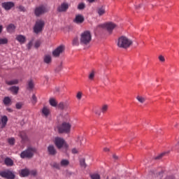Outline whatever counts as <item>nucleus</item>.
<instances>
[{"instance_id":"nucleus-37","label":"nucleus","mask_w":179,"mask_h":179,"mask_svg":"<svg viewBox=\"0 0 179 179\" xmlns=\"http://www.w3.org/2000/svg\"><path fill=\"white\" fill-rule=\"evenodd\" d=\"M28 87L29 89H33L34 87V83H33V80L28 81Z\"/></svg>"},{"instance_id":"nucleus-27","label":"nucleus","mask_w":179,"mask_h":179,"mask_svg":"<svg viewBox=\"0 0 179 179\" xmlns=\"http://www.w3.org/2000/svg\"><path fill=\"white\" fill-rule=\"evenodd\" d=\"M69 164V161L68 159H62L60 162V166L62 167H66Z\"/></svg>"},{"instance_id":"nucleus-48","label":"nucleus","mask_w":179,"mask_h":179,"mask_svg":"<svg viewBox=\"0 0 179 179\" xmlns=\"http://www.w3.org/2000/svg\"><path fill=\"white\" fill-rule=\"evenodd\" d=\"M34 47H35V48H38V47H40V41H36L34 44Z\"/></svg>"},{"instance_id":"nucleus-25","label":"nucleus","mask_w":179,"mask_h":179,"mask_svg":"<svg viewBox=\"0 0 179 179\" xmlns=\"http://www.w3.org/2000/svg\"><path fill=\"white\" fill-rule=\"evenodd\" d=\"M4 163L6 166H13V160H12L10 158H6Z\"/></svg>"},{"instance_id":"nucleus-20","label":"nucleus","mask_w":179,"mask_h":179,"mask_svg":"<svg viewBox=\"0 0 179 179\" xmlns=\"http://www.w3.org/2000/svg\"><path fill=\"white\" fill-rule=\"evenodd\" d=\"M29 174H30V171H29V169H24L21 170V172H20L21 177H27V176H29Z\"/></svg>"},{"instance_id":"nucleus-33","label":"nucleus","mask_w":179,"mask_h":179,"mask_svg":"<svg viewBox=\"0 0 179 179\" xmlns=\"http://www.w3.org/2000/svg\"><path fill=\"white\" fill-rule=\"evenodd\" d=\"M80 164L81 167H83V169H86L87 165H86L85 158H82L80 159Z\"/></svg>"},{"instance_id":"nucleus-4","label":"nucleus","mask_w":179,"mask_h":179,"mask_svg":"<svg viewBox=\"0 0 179 179\" xmlns=\"http://www.w3.org/2000/svg\"><path fill=\"white\" fill-rule=\"evenodd\" d=\"M92 41V34L89 31H85L81 34L80 42V44L87 45Z\"/></svg>"},{"instance_id":"nucleus-62","label":"nucleus","mask_w":179,"mask_h":179,"mask_svg":"<svg viewBox=\"0 0 179 179\" xmlns=\"http://www.w3.org/2000/svg\"><path fill=\"white\" fill-rule=\"evenodd\" d=\"M56 92H59V88H56Z\"/></svg>"},{"instance_id":"nucleus-43","label":"nucleus","mask_w":179,"mask_h":179,"mask_svg":"<svg viewBox=\"0 0 179 179\" xmlns=\"http://www.w3.org/2000/svg\"><path fill=\"white\" fill-rule=\"evenodd\" d=\"M164 155H166V152H163V153L160 154L159 155L155 157L156 160H159V159H162V157H163V156H164Z\"/></svg>"},{"instance_id":"nucleus-36","label":"nucleus","mask_w":179,"mask_h":179,"mask_svg":"<svg viewBox=\"0 0 179 179\" xmlns=\"http://www.w3.org/2000/svg\"><path fill=\"white\" fill-rule=\"evenodd\" d=\"M8 142L9 145H11L13 146V145H15V138L11 137V138H8Z\"/></svg>"},{"instance_id":"nucleus-28","label":"nucleus","mask_w":179,"mask_h":179,"mask_svg":"<svg viewBox=\"0 0 179 179\" xmlns=\"http://www.w3.org/2000/svg\"><path fill=\"white\" fill-rule=\"evenodd\" d=\"M50 166L53 167L54 169H57V170H59L61 169V164L54 162L50 164Z\"/></svg>"},{"instance_id":"nucleus-21","label":"nucleus","mask_w":179,"mask_h":179,"mask_svg":"<svg viewBox=\"0 0 179 179\" xmlns=\"http://www.w3.org/2000/svg\"><path fill=\"white\" fill-rule=\"evenodd\" d=\"M6 85H8V86H12L13 85H17V83H19V80L17 79H15V80H6Z\"/></svg>"},{"instance_id":"nucleus-46","label":"nucleus","mask_w":179,"mask_h":179,"mask_svg":"<svg viewBox=\"0 0 179 179\" xmlns=\"http://www.w3.org/2000/svg\"><path fill=\"white\" fill-rule=\"evenodd\" d=\"M32 45H33V41H30L27 45L28 50H30V48H31Z\"/></svg>"},{"instance_id":"nucleus-54","label":"nucleus","mask_w":179,"mask_h":179,"mask_svg":"<svg viewBox=\"0 0 179 179\" xmlns=\"http://www.w3.org/2000/svg\"><path fill=\"white\" fill-rule=\"evenodd\" d=\"M113 157L115 159V160H118V156L113 155Z\"/></svg>"},{"instance_id":"nucleus-40","label":"nucleus","mask_w":179,"mask_h":179,"mask_svg":"<svg viewBox=\"0 0 179 179\" xmlns=\"http://www.w3.org/2000/svg\"><path fill=\"white\" fill-rule=\"evenodd\" d=\"M31 103L32 104H36V103H37V96H36V94L32 95Z\"/></svg>"},{"instance_id":"nucleus-34","label":"nucleus","mask_w":179,"mask_h":179,"mask_svg":"<svg viewBox=\"0 0 179 179\" xmlns=\"http://www.w3.org/2000/svg\"><path fill=\"white\" fill-rule=\"evenodd\" d=\"M50 104L52 106V107H57V101H55L54 99H50Z\"/></svg>"},{"instance_id":"nucleus-1","label":"nucleus","mask_w":179,"mask_h":179,"mask_svg":"<svg viewBox=\"0 0 179 179\" xmlns=\"http://www.w3.org/2000/svg\"><path fill=\"white\" fill-rule=\"evenodd\" d=\"M132 41L127 36H120L117 41V47L120 48H129L132 45Z\"/></svg>"},{"instance_id":"nucleus-49","label":"nucleus","mask_w":179,"mask_h":179,"mask_svg":"<svg viewBox=\"0 0 179 179\" xmlns=\"http://www.w3.org/2000/svg\"><path fill=\"white\" fill-rule=\"evenodd\" d=\"M95 114L96 115H98L99 117H100L101 115V110H96Z\"/></svg>"},{"instance_id":"nucleus-38","label":"nucleus","mask_w":179,"mask_h":179,"mask_svg":"<svg viewBox=\"0 0 179 179\" xmlns=\"http://www.w3.org/2000/svg\"><path fill=\"white\" fill-rule=\"evenodd\" d=\"M1 44H8V38H0V45Z\"/></svg>"},{"instance_id":"nucleus-26","label":"nucleus","mask_w":179,"mask_h":179,"mask_svg":"<svg viewBox=\"0 0 179 179\" xmlns=\"http://www.w3.org/2000/svg\"><path fill=\"white\" fill-rule=\"evenodd\" d=\"M83 141H85V138L80 136H78L76 140V141L78 142V143H79L80 145H83Z\"/></svg>"},{"instance_id":"nucleus-55","label":"nucleus","mask_w":179,"mask_h":179,"mask_svg":"<svg viewBox=\"0 0 179 179\" xmlns=\"http://www.w3.org/2000/svg\"><path fill=\"white\" fill-rule=\"evenodd\" d=\"M163 171L159 172V176H160V178H162L163 177Z\"/></svg>"},{"instance_id":"nucleus-15","label":"nucleus","mask_w":179,"mask_h":179,"mask_svg":"<svg viewBox=\"0 0 179 179\" xmlns=\"http://www.w3.org/2000/svg\"><path fill=\"white\" fill-rule=\"evenodd\" d=\"M15 39L21 44H24L26 43V36L23 35H17Z\"/></svg>"},{"instance_id":"nucleus-42","label":"nucleus","mask_w":179,"mask_h":179,"mask_svg":"<svg viewBox=\"0 0 179 179\" xmlns=\"http://www.w3.org/2000/svg\"><path fill=\"white\" fill-rule=\"evenodd\" d=\"M91 178L92 179H100V175L97 174V173H94L91 175Z\"/></svg>"},{"instance_id":"nucleus-35","label":"nucleus","mask_w":179,"mask_h":179,"mask_svg":"<svg viewBox=\"0 0 179 179\" xmlns=\"http://www.w3.org/2000/svg\"><path fill=\"white\" fill-rule=\"evenodd\" d=\"M85 8H86V5L85 4V3H80L78 6V9L79 10H82L83 9H85Z\"/></svg>"},{"instance_id":"nucleus-7","label":"nucleus","mask_w":179,"mask_h":179,"mask_svg":"<svg viewBox=\"0 0 179 179\" xmlns=\"http://www.w3.org/2000/svg\"><path fill=\"white\" fill-rule=\"evenodd\" d=\"M46 12H48V10H47V8L44 6L36 7L34 10V14L37 17L41 16V15H44V13H46Z\"/></svg>"},{"instance_id":"nucleus-9","label":"nucleus","mask_w":179,"mask_h":179,"mask_svg":"<svg viewBox=\"0 0 179 179\" xmlns=\"http://www.w3.org/2000/svg\"><path fill=\"white\" fill-rule=\"evenodd\" d=\"M0 176L1 177H3V178H7V179H14L16 177V176H15V173L11 171H1Z\"/></svg>"},{"instance_id":"nucleus-30","label":"nucleus","mask_w":179,"mask_h":179,"mask_svg":"<svg viewBox=\"0 0 179 179\" xmlns=\"http://www.w3.org/2000/svg\"><path fill=\"white\" fill-rule=\"evenodd\" d=\"M20 136L22 141H27V136L26 135V133L24 131H21L20 133Z\"/></svg>"},{"instance_id":"nucleus-12","label":"nucleus","mask_w":179,"mask_h":179,"mask_svg":"<svg viewBox=\"0 0 179 179\" xmlns=\"http://www.w3.org/2000/svg\"><path fill=\"white\" fill-rule=\"evenodd\" d=\"M69 8V4L68 3H62L58 8L57 12H66Z\"/></svg>"},{"instance_id":"nucleus-59","label":"nucleus","mask_w":179,"mask_h":179,"mask_svg":"<svg viewBox=\"0 0 179 179\" xmlns=\"http://www.w3.org/2000/svg\"><path fill=\"white\" fill-rule=\"evenodd\" d=\"M2 29H3L2 25H0V33H2Z\"/></svg>"},{"instance_id":"nucleus-24","label":"nucleus","mask_w":179,"mask_h":179,"mask_svg":"<svg viewBox=\"0 0 179 179\" xmlns=\"http://www.w3.org/2000/svg\"><path fill=\"white\" fill-rule=\"evenodd\" d=\"M9 90L13 92V94H17V93H19V87L13 86L9 88Z\"/></svg>"},{"instance_id":"nucleus-44","label":"nucleus","mask_w":179,"mask_h":179,"mask_svg":"<svg viewBox=\"0 0 179 179\" xmlns=\"http://www.w3.org/2000/svg\"><path fill=\"white\" fill-rule=\"evenodd\" d=\"M18 9L20 12H24L26 10V8L23 6H19Z\"/></svg>"},{"instance_id":"nucleus-19","label":"nucleus","mask_w":179,"mask_h":179,"mask_svg":"<svg viewBox=\"0 0 179 179\" xmlns=\"http://www.w3.org/2000/svg\"><path fill=\"white\" fill-rule=\"evenodd\" d=\"M96 76V71L94 70H92V71L90 72L88 75V79L91 82H93L94 80V77Z\"/></svg>"},{"instance_id":"nucleus-10","label":"nucleus","mask_w":179,"mask_h":179,"mask_svg":"<svg viewBox=\"0 0 179 179\" xmlns=\"http://www.w3.org/2000/svg\"><path fill=\"white\" fill-rule=\"evenodd\" d=\"M1 6L5 10H10L15 6V3L12 1H6L1 3Z\"/></svg>"},{"instance_id":"nucleus-47","label":"nucleus","mask_w":179,"mask_h":179,"mask_svg":"<svg viewBox=\"0 0 179 179\" xmlns=\"http://www.w3.org/2000/svg\"><path fill=\"white\" fill-rule=\"evenodd\" d=\"M29 174H31V176H36L37 175V171H36V170L31 171L29 172Z\"/></svg>"},{"instance_id":"nucleus-50","label":"nucleus","mask_w":179,"mask_h":179,"mask_svg":"<svg viewBox=\"0 0 179 179\" xmlns=\"http://www.w3.org/2000/svg\"><path fill=\"white\" fill-rule=\"evenodd\" d=\"M76 97H77V99H78V100H80V99H82V92H78V93L77 94Z\"/></svg>"},{"instance_id":"nucleus-60","label":"nucleus","mask_w":179,"mask_h":179,"mask_svg":"<svg viewBox=\"0 0 179 179\" xmlns=\"http://www.w3.org/2000/svg\"><path fill=\"white\" fill-rule=\"evenodd\" d=\"M176 148H177V149H179V142L176 144Z\"/></svg>"},{"instance_id":"nucleus-5","label":"nucleus","mask_w":179,"mask_h":179,"mask_svg":"<svg viewBox=\"0 0 179 179\" xmlns=\"http://www.w3.org/2000/svg\"><path fill=\"white\" fill-rule=\"evenodd\" d=\"M44 26H45V22L43 20H38L34 27V33L36 34L41 33V31H43V29H44Z\"/></svg>"},{"instance_id":"nucleus-53","label":"nucleus","mask_w":179,"mask_h":179,"mask_svg":"<svg viewBox=\"0 0 179 179\" xmlns=\"http://www.w3.org/2000/svg\"><path fill=\"white\" fill-rule=\"evenodd\" d=\"M71 152L73 155H75V154L78 153V150L76 148H73Z\"/></svg>"},{"instance_id":"nucleus-16","label":"nucleus","mask_w":179,"mask_h":179,"mask_svg":"<svg viewBox=\"0 0 179 179\" xmlns=\"http://www.w3.org/2000/svg\"><path fill=\"white\" fill-rule=\"evenodd\" d=\"M97 13L99 16H103L106 13V6H102L101 7L98 8Z\"/></svg>"},{"instance_id":"nucleus-13","label":"nucleus","mask_w":179,"mask_h":179,"mask_svg":"<svg viewBox=\"0 0 179 179\" xmlns=\"http://www.w3.org/2000/svg\"><path fill=\"white\" fill-rule=\"evenodd\" d=\"M85 22V17L82 15H77L76 18L73 20V22L77 24H82Z\"/></svg>"},{"instance_id":"nucleus-41","label":"nucleus","mask_w":179,"mask_h":179,"mask_svg":"<svg viewBox=\"0 0 179 179\" xmlns=\"http://www.w3.org/2000/svg\"><path fill=\"white\" fill-rule=\"evenodd\" d=\"M137 100L140 103H145L146 99L144 97H142V96H137Z\"/></svg>"},{"instance_id":"nucleus-58","label":"nucleus","mask_w":179,"mask_h":179,"mask_svg":"<svg viewBox=\"0 0 179 179\" xmlns=\"http://www.w3.org/2000/svg\"><path fill=\"white\" fill-rule=\"evenodd\" d=\"M90 3H93L96 0H87Z\"/></svg>"},{"instance_id":"nucleus-18","label":"nucleus","mask_w":179,"mask_h":179,"mask_svg":"<svg viewBox=\"0 0 179 179\" xmlns=\"http://www.w3.org/2000/svg\"><path fill=\"white\" fill-rule=\"evenodd\" d=\"M6 30L8 33H13L16 30V26L13 24H10L8 25Z\"/></svg>"},{"instance_id":"nucleus-22","label":"nucleus","mask_w":179,"mask_h":179,"mask_svg":"<svg viewBox=\"0 0 179 179\" xmlns=\"http://www.w3.org/2000/svg\"><path fill=\"white\" fill-rule=\"evenodd\" d=\"M3 102L5 106H10V104H12V100L9 96L4 97Z\"/></svg>"},{"instance_id":"nucleus-31","label":"nucleus","mask_w":179,"mask_h":179,"mask_svg":"<svg viewBox=\"0 0 179 179\" xmlns=\"http://www.w3.org/2000/svg\"><path fill=\"white\" fill-rule=\"evenodd\" d=\"M58 108H60V110H65V108H67V106L66 104L64 103L63 102H60L58 105H57Z\"/></svg>"},{"instance_id":"nucleus-52","label":"nucleus","mask_w":179,"mask_h":179,"mask_svg":"<svg viewBox=\"0 0 179 179\" xmlns=\"http://www.w3.org/2000/svg\"><path fill=\"white\" fill-rule=\"evenodd\" d=\"M62 65H59L57 68V69H56V71H57V72H59V71H62Z\"/></svg>"},{"instance_id":"nucleus-32","label":"nucleus","mask_w":179,"mask_h":179,"mask_svg":"<svg viewBox=\"0 0 179 179\" xmlns=\"http://www.w3.org/2000/svg\"><path fill=\"white\" fill-rule=\"evenodd\" d=\"M107 110H108V105H103L101 107V111L103 113V114L107 113Z\"/></svg>"},{"instance_id":"nucleus-2","label":"nucleus","mask_w":179,"mask_h":179,"mask_svg":"<svg viewBox=\"0 0 179 179\" xmlns=\"http://www.w3.org/2000/svg\"><path fill=\"white\" fill-rule=\"evenodd\" d=\"M36 151L37 150L36 148L28 147L27 150L21 152L20 157L22 159H31V157L34 156V153H36Z\"/></svg>"},{"instance_id":"nucleus-45","label":"nucleus","mask_w":179,"mask_h":179,"mask_svg":"<svg viewBox=\"0 0 179 179\" xmlns=\"http://www.w3.org/2000/svg\"><path fill=\"white\" fill-rule=\"evenodd\" d=\"M23 105L22 104V103H17L15 105V107L17 108V110H20V108H22V106Z\"/></svg>"},{"instance_id":"nucleus-14","label":"nucleus","mask_w":179,"mask_h":179,"mask_svg":"<svg viewBox=\"0 0 179 179\" xmlns=\"http://www.w3.org/2000/svg\"><path fill=\"white\" fill-rule=\"evenodd\" d=\"M48 152L51 156H55V155H57V150L53 145H50L48 147Z\"/></svg>"},{"instance_id":"nucleus-3","label":"nucleus","mask_w":179,"mask_h":179,"mask_svg":"<svg viewBox=\"0 0 179 179\" xmlns=\"http://www.w3.org/2000/svg\"><path fill=\"white\" fill-rule=\"evenodd\" d=\"M72 124L68 122H64L57 127L59 134H69Z\"/></svg>"},{"instance_id":"nucleus-23","label":"nucleus","mask_w":179,"mask_h":179,"mask_svg":"<svg viewBox=\"0 0 179 179\" xmlns=\"http://www.w3.org/2000/svg\"><path fill=\"white\" fill-rule=\"evenodd\" d=\"M42 113L45 117H48L50 115V109L47 106H44L42 109Z\"/></svg>"},{"instance_id":"nucleus-29","label":"nucleus","mask_w":179,"mask_h":179,"mask_svg":"<svg viewBox=\"0 0 179 179\" xmlns=\"http://www.w3.org/2000/svg\"><path fill=\"white\" fill-rule=\"evenodd\" d=\"M43 61L45 64H50V62H51V56L50 55H46L44 57Z\"/></svg>"},{"instance_id":"nucleus-11","label":"nucleus","mask_w":179,"mask_h":179,"mask_svg":"<svg viewBox=\"0 0 179 179\" xmlns=\"http://www.w3.org/2000/svg\"><path fill=\"white\" fill-rule=\"evenodd\" d=\"M64 50L65 48H64V46L62 45L59 46L52 52L53 57H59V55H61V54L64 52Z\"/></svg>"},{"instance_id":"nucleus-8","label":"nucleus","mask_w":179,"mask_h":179,"mask_svg":"<svg viewBox=\"0 0 179 179\" xmlns=\"http://www.w3.org/2000/svg\"><path fill=\"white\" fill-rule=\"evenodd\" d=\"M116 26L117 25H115V24L113 22H108L106 24L99 25L98 27H103V28L105 27V29L108 30L109 34H111V33H113V30L115 29Z\"/></svg>"},{"instance_id":"nucleus-17","label":"nucleus","mask_w":179,"mask_h":179,"mask_svg":"<svg viewBox=\"0 0 179 179\" xmlns=\"http://www.w3.org/2000/svg\"><path fill=\"white\" fill-rule=\"evenodd\" d=\"M1 129H3L6 127V124H8V117L6 115L1 117Z\"/></svg>"},{"instance_id":"nucleus-39","label":"nucleus","mask_w":179,"mask_h":179,"mask_svg":"<svg viewBox=\"0 0 179 179\" xmlns=\"http://www.w3.org/2000/svg\"><path fill=\"white\" fill-rule=\"evenodd\" d=\"M73 45H79V40L78 39V37L73 39Z\"/></svg>"},{"instance_id":"nucleus-57","label":"nucleus","mask_w":179,"mask_h":179,"mask_svg":"<svg viewBox=\"0 0 179 179\" xmlns=\"http://www.w3.org/2000/svg\"><path fill=\"white\" fill-rule=\"evenodd\" d=\"M103 151H105V152H110V149L107 148H103Z\"/></svg>"},{"instance_id":"nucleus-51","label":"nucleus","mask_w":179,"mask_h":179,"mask_svg":"<svg viewBox=\"0 0 179 179\" xmlns=\"http://www.w3.org/2000/svg\"><path fill=\"white\" fill-rule=\"evenodd\" d=\"M159 61H161V62H164V61H165L164 57H163L162 55L159 57Z\"/></svg>"},{"instance_id":"nucleus-61","label":"nucleus","mask_w":179,"mask_h":179,"mask_svg":"<svg viewBox=\"0 0 179 179\" xmlns=\"http://www.w3.org/2000/svg\"><path fill=\"white\" fill-rule=\"evenodd\" d=\"M7 110L9 111L10 113H12V109L10 108H7Z\"/></svg>"},{"instance_id":"nucleus-56","label":"nucleus","mask_w":179,"mask_h":179,"mask_svg":"<svg viewBox=\"0 0 179 179\" xmlns=\"http://www.w3.org/2000/svg\"><path fill=\"white\" fill-rule=\"evenodd\" d=\"M43 78L46 82H48V76H45Z\"/></svg>"},{"instance_id":"nucleus-6","label":"nucleus","mask_w":179,"mask_h":179,"mask_svg":"<svg viewBox=\"0 0 179 179\" xmlns=\"http://www.w3.org/2000/svg\"><path fill=\"white\" fill-rule=\"evenodd\" d=\"M55 145L57 149H62V148H68V144L65 142V140L61 137H56L55 138Z\"/></svg>"}]
</instances>
